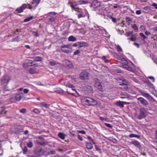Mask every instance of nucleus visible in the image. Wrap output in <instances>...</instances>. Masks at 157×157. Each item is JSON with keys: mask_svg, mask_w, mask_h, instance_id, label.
<instances>
[{"mask_svg": "<svg viewBox=\"0 0 157 157\" xmlns=\"http://www.w3.org/2000/svg\"><path fill=\"white\" fill-rule=\"evenodd\" d=\"M147 116V112L145 108H141L140 109V114L137 116V118L139 120H141L145 118Z\"/></svg>", "mask_w": 157, "mask_h": 157, "instance_id": "nucleus-1", "label": "nucleus"}, {"mask_svg": "<svg viewBox=\"0 0 157 157\" xmlns=\"http://www.w3.org/2000/svg\"><path fill=\"white\" fill-rule=\"evenodd\" d=\"M89 74L86 71H82L79 75V78L82 80H86L89 79Z\"/></svg>", "mask_w": 157, "mask_h": 157, "instance_id": "nucleus-2", "label": "nucleus"}, {"mask_svg": "<svg viewBox=\"0 0 157 157\" xmlns=\"http://www.w3.org/2000/svg\"><path fill=\"white\" fill-rule=\"evenodd\" d=\"M140 93L143 96L150 100L152 102H155V103L157 104V101L153 98L149 94L143 91H140Z\"/></svg>", "mask_w": 157, "mask_h": 157, "instance_id": "nucleus-3", "label": "nucleus"}, {"mask_svg": "<svg viewBox=\"0 0 157 157\" xmlns=\"http://www.w3.org/2000/svg\"><path fill=\"white\" fill-rule=\"evenodd\" d=\"M128 83L127 82V81L124 79L123 80V82L122 83L119 84V87L123 90H127L128 89Z\"/></svg>", "mask_w": 157, "mask_h": 157, "instance_id": "nucleus-4", "label": "nucleus"}, {"mask_svg": "<svg viewBox=\"0 0 157 157\" xmlns=\"http://www.w3.org/2000/svg\"><path fill=\"white\" fill-rule=\"evenodd\" d=\"M138 102L139 104H141L144 106L149 105V103L144 98L142 97H139L137 99Z\"/></svg>", "mask_w": 157, "mask_h": 157, "instance_id": "nucleus-5", "label": "nucleus"}, {"mask_svg": "<svg viewBox=\"0 0 157 157\" xmlns=\"http://www.w3.org/2000/svg\"><path fill=\"white\" fill-rule=\"evenodd\" d=\"M63 66L68 68H72L73 67V65L72 62L68 60H65L63 61Z\"/></svg>", "mask_w": 157, "mask_h": 157, "instance_id": "nucleus-6", "label": "nucleus"}, {"mask_svg": "<svg viewBox=\"0 0 157 157\" xmlns=\"http://www.w3.org/2000/svg\"><path fill=\"white\" fill-rule=\"evenodd\" d=\"M41 58L40 57H36L34 60L33 61H30L28 63H27V65L28 66H34L35 67H37L38 66V65L37 63H34L33 64V63L35 62V61H41Z\"/></svg>", "mask_w": 157, "mask_h": 157, "instance_id": "nucleus-7", "label": "nucleus"}, {"mask_svg": "<svg viewBox=\"0 0 157 157\" xmlns=\"http://www.w3.org/2000/svg\"><path fill=\"white\" fill-rule=\"evenodd\" d=\"M67 92L68 93L76 97L79 96L75 88L69 89L68 90H67Z\"/></svg>", "mask_w": 157, "mask_h": 157, "instance_id": "nucleus-8", "label": "nucleus"}, {"mask_svg": "<svg viewBox=\"0 0 157 157\" xmlns=\"http://www.w3.org/2000/svg\"><path fill=\"white\" fill-rule=\"evenodd\" d=\"M101 6V3L97 0L94 1L90 5L91 7H93L94 8H96Z\"/></svg>", "mask_w": 157, "mask_h": 157, "instance_id": "nucleus-9", "label": "nucleus"}, {"mask_svg": "<svg viewBox=\"0 0 157 157\" xmlns=\"http://www.w3.org/2000/svg\"><path fill=\"white\" fill-rule=\"evenodd\" d=\"M9 81V77L8 76L5 75H4L2 79L1 83L4 84L7 83Z\"/></svg>", "mask_w": 157, "mask_h": 157, "instance_id": "nucleus-10", "label": "nucleus"}, {"mask_svg": "<svg viewBox=\"0 0 157 157\" xmlns=\"http://www.w3.org/2000/svg\"><path fill=\"white\" fill-rule=\"evenodd\" d=\"M90 98V97H86L83 98L82 100V103L83 104H86L88 106H89Z\"/></svg>", "mask_w": 157, "mask_h": 157, "instance_id": "nucleus-11", "label": "nucleus"}, {"mask_svg": "<svg viewBox=\"0 0 157 157\" xmlns=\"http://www.w3.org/2000/svg\"><path fill=\"white\" fill-rule=\"evenodd\" d=\"M95 86L98 90L100 91H102V87L100 82H96L95 83Z\"/></svg>", "mask_w": 157, "mask_h": 157, "instance_id": "nucleus-12", "label": "nucleus"}, {"mask_svg": "<svg viewBox=\"0 0 157 157\" xmlns=\"http://www.w3.org/2000/svg\"><path fill=\"white\" fill-rule=\"evenodd\" d=\"M93 90V89L91 86H86L84 87V91L85 92H90Z\"/></svg>", "mask_w": 157, "mask_h": 157, "instance_id": "nucleus-13", "label": "nucleus"}, {"mask_svg": "<svg viewBox=\"0 0 157 157\" xmlns=\"http://www.w3.org/2000/svg\"><path fill=\"white\" fill-rule=\"evenodd\" d=\"M115 105L118 106H119L121 108H123L124 107V105L123 101H118L115 103Z\"/></svg>", "mask_w": 157, "mask_h": 157, "instance_id": "nucleus-14", "label": "nucleus"}, {"mask_svg": "<svg viewBox=\"0 0 157 157\" xmlns=\"http://www.w3.org/2000/svg\"><path fill=\"white\" fill-rule=\"evenodd\" d=\"M89 105L94 106L97 104L96 101L93 99L90 98Z\"/></svg>", "mask_w": 157, "mask_h": 157, "instance_id": "nucleus-15", "label": "nucleus"}, {"mask_svg": "<svg viewBox=\"0 0 157 157\" xmlns=\"http://www.w3.org/2000/svg\"><path fill=\"white\" fill-rule=\"evenodd\" d=\"M88 2L87 1L84 0L79 1L77 2V5H75V6L77 5H80L82 4H87Z\"/></svg>", "mask_w": 157, "mask_h": 157, "instance_id": "nucleus-16", "label": "nucleus"}, {"mask_svg": "<svg viewBox=\"0 0 157 157\" xmlns=\"http://www.w3.org/2000/svg\"><path fill=\"white\" fill-rule=\"evenodd\" d=\"M131 144H134L136 147H140V143L137 140H134L131 142Z\"/></svg>", "mask_w": 157, "mask_h": 157, "instance_id": "nucleus-17", "label": "nucleus"}, {"mask_svg": "<svg viewBox=\"0 0 157 157\" xmlns=\"http://www.w3.org/2000/svg\"><path fill=\"white\" fill-rule=\"evenodd\" d=\"M86 146L87 149L89 150L93 148V145L91 143L86 142Z\"/></svg>", "mask_w": 157, "mask_h": 157, "instance_id": "nucleus-18", "label": "nucleus"}, {"mask_svg": "<svg viewBox=\"0 0 157 157\" xmlns=\"http://www.w3.org/2000/svg\"><path fill=\"white\" fill-rule=\"evenodd\" d=\"M123 60H124L125 62V64L124 65H123V67L124 68L126 69L127 70H129V69L131 68V67H129L128 65L127 64L128 63V62L127 61L125 60L124 58H123Z\"/></svg>", "mask_w": 157, "mask_h": 157, "instance_id": "nucleus-19", "label": "nucleus"}, {"mask_svg": "<svg viewBox=\"0 0 157 157\" xmlns=\"http://www.w3.org/2000/svg\"><path fill=\"white\" fill-rule=\"evenodd\" d=\"M79 44V48H81L83 47L86 46L87 44L86 42L83 41H81L78 42Z\"/></svg>", "mask_w": 157, "mask_h": 157, "instance_id": "nucleus-20", "label": "nucleus"}, {"mask_svg": "<svg viewBox=\"0 0 157 157\" xmlns=\"http://www.w3.org/2000/svg\"><path fill=\"white\" fill-rule=\"evenodd\" d=\"M40 105L43 107H45V108L49 109V107L50 106V105L49 104H47V103L45 102H42L40 103Z\"/></svg>", "mask_w": 157, "mask_h": 157, "instance_id": "nucleus-21", "label": "nucleus"}, {"mask_svg": "<svg viewBox=\"0 0 157 157\" xmlns=\"http://www.w3.org/2000/svg\"><path fill=\"white\" fill-rule=\"evenodd\" d=\"M40 2V0H33L32 2L33 4H35L34 7H36L37 6Z\"/></svg>", "mask_w": 157, "mask_h": 157, "instance_id": "nucleus-22", "label": "nucleus"}, {"mask_svg": "<svg viewBox=\"0 0 157 157\" xmlns=\"http://www.w3.org/2000/svg\"><path fill=\"white\" fill-rule=\"evenodd\" d=\"M58 136L60 139L64 140L65 135L63 132H59L58 133Z\"/></svg>", "mask_w": 157, "mask_h": 157, "instance_id": "nucleus-23", "label": "nucleus"}, {"mask_svg": "<svg viewBox=\"0 0 157 157\" xmlns=\"http://www.w3.org/2000/svg\"><path fill=\"white\" fill-rule=\"evenodd\" d=\"M59 64V63L57 62L56 61L54 60H52L51 61H50L49 64L51 66H55L57 65L58 64Z\"/></svg>", "mask_w": 157, "mask_h": 157, "instance_id": "nucleus-24", "label": "nucleus"}, {"mask_svg": "<svg viewBox=\"0 0 157 157\" xmlns=\"http://www.w3.org/2000/svg\"><path fill=\"white\" fill-rule=\"evenodd\" d=\"M129 137L130 138L136 137L140 138V136L139 135H136L133 134H131L129 135Z\"/></svg>", "mask_w": 157, "mask_h": 157, "instance_id": "nucleus-25", "label": "nucleus"}, {"mask_svg": "<svg viewBox=\"0 0 157 157\" xmlns=\"http://www.w3.org/2000/svg\"><path fill=\"white\" fill-rule=\"evenodd\" d=\"M68 40L69 41H76V37H75L73 36H71L69 37Z\"/></svg>", "mask_w": 157, "mask_h": 157, "instance_id": "nucleus-26", "label": "nucleus"}, {"mask_svg": "<svg viewBox=\"0 0 157 157\" xmlns=\"http://www.w3.org/2000/svg\"><path fill=\"white\" fill-rule=\"evenodd\" d=\"M1 111L0 113L1 114H6L7 113V111H5V108L3 107H2L1 108Z\"/></svg>", "mask_w": 157, "mask_h": 157, "instance_id": "nucleus-27", "label": "nucleus"}, {"mask_svg": "<svg viewBox=\"0 0 157 157\" xmlns=\"http://www.w3.org/2000/svg\"><path fill=\"white\" fill-rule=\"evenodd\" d=\"M15 97L16 101H19L21 99V96L19 94H17Z\"/></svg>", "mask_w": 157, "mask_h": 157, "instance_id": "nucleus-28", "label": "nucleus"}, {"mask_svg": "<svg viewBox=\"0 0 157 157\" xmlns=\"http://www.w3.org/2000/svg\"><path fill=\"white\" fill-rule=\"evenodd\" d=\"M29 72L32 74H34L36 73L37 71L36 70L35 68L31 69L29 70Z\"/></svg>", "mask_w": 157, "mask_h": 157, "instance_id": "nucleus-29", "label": "nucleus"}, {"mask_svg": "<svg viewBox=\"0 0 157 157\" xmlns=\"http://www.w3.org/2000/svg\"><path fill=\"white\" fill-rule=\"evenodd\" d=\"M43 142H40L39 141H37V143L38 144H39L40 145H42V146L44 145H47L48 144V142H45L44 141H43Z\"/></svg>", "mask_w": 157, "mask_h": 157, "instance_id": "nucleus-30", "label": "nucleus"}, {"mask_svg": "<svg viewBox=\"0 0 157 157\" xmlns=\"http://www.w3.org/2000/svg\"><path fill=\"white\" fill-rule=\"evenodd\" d=\"M33 18V16H31L30 17H28L27 18H26L24 19V21L25 22H27L30 21L31 19H32Z\"/></svg>", "mask_w": 157, "mask_h": 157, "instance_id": "nucleus-31", "label": "nucleus"}, {"mask_svg": "<svg viewBox=\"0 0 157 157\" xmlns=\"http://www.w3.org/2000/svg\"><path fill=\"white\" fill-rule=\"evenodd\" d=\"M132 28L136 31V32H137L138 31V29L137 26L136 25V24H134L132 25Z\"/></svg>", "mask_w": 157, "mask_h": 157, "instance_id": "nucleus-32", "label": "nucleus"}, {"mask_svg": "<svg viewBox=\"0 0 157 157\" xmlns=\"http://www.w3.org/2000/svg\"><path fill=\"white\" fill-rule=\"evenodd\" d=\"M38 151L40 153L41 152V153L43 154L44 153V149L41 147H39L38 148Z\"/></svg>", "mask_w": 157, "mask_h": 157, "instance_id": "nucleus-33", "label": "nucleus"}, {"mask_svg": "<svg viewBox=\"0 0 157 157\" xmlns=\"http://www.w3.org/2000/svg\"><path fill=\"white\" fill-rule=\"evenodd\" d=\"M120 95L121 96L120 98H121L124 99L128 98V94L125 95L123 94H121Z\"/></svg>", "mask_w": 157, "mask_h": 157, "instance_id": "nucleus-34", "label": "nucleus"}, {"mask_svg": "<svg viewBox=\"0 0 157 157\" xmlns=\"http://www.w3.org/2000/svg\"><path fill=\"white\" fill-rule=\"evenodd\" d=\"M140 35L143 38L144 41V40L145 39L147 38V37L143 33H140Z\"/></svg>", "mask_w": 157, "mask_h": 157, "instance_id": "nucleus-35", "label": "nucleus"}, {"mask_svg": "<svg viewBox=\"0 0 157 157\" xmlns=\"http://www.w3.org/2000/svg\"><path fill=\"white\" fill-rule=\"evenodd\" d=\"M71 6L72 9L75 10L76 11H78L79 9L78 8L75 7L72 4L71 5Z\"/></svg>", "mask_w": 157, "mask_h": 157, "instance_id": "nucleus-36", "label": "nucleus"}, {"mask_svg": "<svg viewBox=\"0 0 157 157\" xmlns=\"http://www.w3.org/2000/svg\"><path fill=\"white\" fill-rule=\"evenodd\" d=\"M109 18L111 19L112 21L114 23H117V20L116 18L113 17L112 16H110Z\"/></svg>", "mask_w": 157, "mask_h": 157, "instance_id": "nucleus-37", "label": "nucleus"}, {"mask_svg": "<svg viewBox=\"0 0 157 157\" xmlns=\"http://www.w3.org/2000/svg\"><path fill=\"white\" fill-rule=\"evenodd\" d=\"M16 11H17L18 13H21L23 11L22 9H21V7L19 8H17L16 10Z\"/></svg>", "mask_w": 157, "mask_h": 157, "instance_id": "nucleus-38", "label": "nucleus"}, {"mask_svg": "<svg viewBox=\"0 0 157 157\" xmlns=\"http://www.w3.org/2000/svg\"><path fill=\"white\" fill-rule=\"evenodd\" d=\"M27 4H24L22 5L21 6V7L23 10H25V8H27Z\"/></svg>", "mask_w": 157, "mask_h": 157, "instance_id": "nucleus-39", "label": "nucleus"}, {"mask_svg": "<svg viewBox=\"0 0 157 157\" xmlns=\"http://www.w3.org/2000/svg\"><path fill=\"white\" fill-rule=\"evenodd\" d=\"M27 146L29 148H31L33 147V144L32 141H30L27 144Z\"/></svg>", "mask_w": 157, "mask_h": 157, "instance_id": "nucleus-40", "label": "nucleus"}, {"mask_svg": "<svg viewBox=\"0 0 157 157\" xmlns=\"http://www.w3.org/2000/svg\"><path fill=\"white\" fill-rule=\"evenodd\" d=\"M56 151L54 150L50 151L49 152L47 155H52L53 154H56Z\"/></svg>", "mask_w": 157, "mask_h": 157, "instance_id": "nucleus-41", "label": "nucleus"}, {"mask_svg": "<svg viewBox=\"0 0 157 157\" xmlns=\"http://www.w3.org/2000/svg\"><path fill=\"white\" fill-rule=\"evenodd\" d=\"M23 153L24 154H25L28 151V149L26 146H25L24 148L23 149Z\"/></svg>", "mask_w": 157, "mask_h": 157, "instance_id": "nucleus-42", "label": "nucleus"}, {"mask_svg": "<svg viewBox=\"0 0 157 157\" xmlns=\"http://www.w3.org/2000/svg\"><path fill=\"white\" fill-rule=\"evenodd\" d=\"M32 32L33 35L34 36H35L36 37H37V36H38L39 35V34L36 32L34 31H32Z\"/></svg>", "mask_w": 157, "mask_h": 157, "instance_id": "nucleus-43", "label": "nucleus"}, {"mask_svg": "<svg viewBox=\"0 0 157 157\" xmlns=\"http://www.w3.org/2000/svg\"><path fill=\"white\" fill-rule=\"evenodd\" d=\"M24 131V129L23 128H18L17 129V133H20Z\"/></svg>", "mask_w": 157, "mask_h": 157, "instance_id": "nucleus-44", "label": "nucleus"}, {"mask_svg": "<svg viewBox=\"0 0 157 157\" xmlns=\"http://www.w3.org/2000/svg\"><path fill=\"white\" fill-rule=\"evenodd\" d=\"M117 49V51L119 52H122V49L121 48V47L120 46L118 45H117L116 46Z\"/></svg>", "mask_w": 157, "mask_h": 157, "instance_id": "nucleus-45", "label": "nucleus"}, {"mask_svg": "<svg viewBox=\"0 0 157 157\" xmlns=\"http://www.w3.org/2000/svg\"><path fill=\"white\" fill-rule=\"evenodd\" d=\"M104 125L106 127H109V128H112L113 127V126L112 125H111L110 124H108V123H105L104 124Z\"/></svg>", "mask_w": 157, "mask_h": 157, "instance_id": "nucleus-46", "label": "nucleus"}, {"mask_svg": "<svg viewBox=\"0 0 157 157\" xmlns=\"http://www.w3.org/2000/svg\"><path fill=\"white\" fill-rule=\"evenodd\" d=\"M87 138L89 140H90V141L93 143L94 144H95V142L94 141V140L93 139H92L91 137L90 136H88L87 137Z\"/></svg>", "mask_w": 157, "mask_h": 157, "instance_id": "nucleus-47", "label": "nucleus"}, {"mask_svg": "<svg viewBox=\"0 0 157 157\" xmlns=\"http://www.w3.org/2000/svg\"><path fill=\"white\" fill-rule=\"evenodd\" d=\"M66 86H68L69 87V89L74 88V87L73 85L71 84H69L68 85H66Z\"/></svg>", "mask_w": 157, "mask_h": 157, "instance_id": "nucleus-48", "label": "nucleus"}, {"mask_svg": "<svg viewBox=\"0 0 157 157\" xmlns=\"http://www.w3.org/2000/svg\"><path fill=\"white\" fill-rule=\"evenodd\" d=\"M49 20L51 22H53L55 20V18L53 17H52L49 18Z\"/></svg>", "mask_w": 157, "mask_h": 157, "instance_id": "nucleus-49", "label": "nucleus"}, {"mask_svg": "<svg viewBox=\"0 0 157 157\" xmlns=\"http://www.w3.org/2000/svg\"><path fill=\"white\" fill-rule=\"evenodd\" d=\"M80 53V51L79 50H77L74 52V55H77Z\"/></svg>", "mask_w": 157, "mask_h": 157, "instance_id": "nucleus-50", "label": "nucleus"}, {"mask_svg": "<svg viewBox=\"0 0 157 157\" xmlns=\"http://www.w3.org/2000/svg\"><path fill=\"white\" fill-rule=\"evenodd\" d=\"M61 50L63 52L65 53H68L69 52V51L67 49H63L62 48L61 49Z\"/></svg>", "mask_w": 157, "mask_h": 157, "instance_id": "nucleus-51", "label": "nucleus"}, {"mask_svg": "<svg viewBox=\"0 0 157 157\" xmlns=\"http://www.w3.org/2000/svg\"><path fill=\"white\" fill-rule=\"evenodd\" d=\"M26 109L25 108H22L20 110V113H24L26 112Z\"/></svg>", "mask_w": 157, "mask_h": 157, "instance_id": "nucleus-52", "label": "nucleus"}, {"mask_svg": "<svg viewBox=\"0 0 157 157\" xmlns=\"http://www.w3.org/2000/svg\"><path fill=\"white\" fill-rule=\"evenodd\" d=\"M144 10L149 11L151 10L150 7L149 6H146L144 8Z\"/></svg>", "mask_w": 157, "mask_h": 157, "instance_id": "nucleus-53", "label": "nucleus"}, {"mask_svg": "<svg viewBox=\"0 0 157 157\" xmlns=\"http://www.w3.org/2000/svg\"><path fill=\"white\" fill-rule=\"evenodd\" d=\"M33 111L34 113H39L40 112V111L38 109H34L33 110Z\"/></svg>", "mask_w": 157, "mask_h": 157, "instance_id": "nucleus-54", "label": "nucleus"}, {"mask_svg": "<svg viewBox=\"0 0 157 157\" xmlns=\"http://www.w3.org/2000/svg\"><path fill=\"white\" fill-rule=\"evenodd\" d=\"M10 100L11 102H15L16 101L15 97H12L10 98Z\"/></svg>", "mask_w": 157, "mask_h": 157, "instance_id": "nucleus-55", "label": "nucleus"}, {"mask_svg": "<svg viewBox=\"0 0 157 157\" xmlns=\"http://www.w3.org/2000/svg\"><path fill=\"white\" fill-rule=\"evenodd\" d=\"M100 119L102 121H107L108 118L103 117H100Z\"/></svg>", "mask_w": 157, "mask_h": 157, "instance_id": "nucleus-56", "label": "nucleus"}, {"mask_svg": "<svg viewBox=\"0 0 157 157\" xmlns=\"http://www.w3.org/2000/svg\"><path fill=\"white\" fill-rule=\"evenodd\" d=\"M128 39L130 40L131 41H135L136 40V37H131L128 38Z\"/></svg>", "mask_w": 157, "mask_h": 157, "instance_id": "nucleus-57", "label": "nucleus"}, {"mask_svg": "<svg viewBox=\"0 0 157 157\" xmlns=\"http://www.w3.org/2000/svg\"><path fill=\"white\" fill-rule=\"evenodd\" d=\"M94 32L95 33V34H94V35H92V36L98 35V33L99 32L98 30L96 29L94 31Z\"/></svg>", "mask_w": 157, "mask_h": 157, "instance_id": "nucleus-58", "label": "nucleus"}, {"mask_svg": "<svg viewBox=\"0 0 157 157\" xmlns=\"http://www.w3.org/2000/svg\"><path fill=\"white\" fill-rule=\"evenodd\" d=\"M132 19L129 17H126V21L127 22H129H129L131 21Z\"/></svg>", "mask_w": 157, "mask_h": 157, "instance_id": "nucleus-59", "label": "nucleus"}, {"mask_svg": "<svg viewBox=\"0 0 157 157\" xmlns=\"http://www.w3.org/2000/svg\"><path fill=\"white\" fill-rule=\"evenodd\" d=\"M78 132L79 133L83 134H85L86 133L85 131L84 130H78Z\"/></svg>", "mask_w": 157, "mask_h": 157, "instance_id": "nucleus-60", "label": "nucleus"}, {"mask_svg": "<svg viewBox=\"0 0 157 157\" xmlns=\"http://www.w3.org/2000/svg\"><path fill=\"white\" fill-rule=\"evenodd\" d=\"M78 139L81 141H82L83 140V139L82 137L79 135H78Z\"/></svg>", "mask_w": 157, "mask_h": 157, "instance_id": "nucleus-61", "label": "nucleus"}, {"mask_svg": "<svg viewBox=\"0 0 157 157\" xmlns=\"http://www.w3.org/2000/svg\"><path fill=\"white\" fill-rule=\"evenodd\" d=\"M141 12L140 10H138L136 11V13L137 15H140L141 14Z\"/></svg>", "mask_w": 157, "mask_h": 157, "instance_id": "nucleus-62", "label": "nucleus"}, {"mask_svg": "<svg viewBox=\"0 0 157 157\" xmlns=\"http://www.w3.org/2000/svg\"><path fill=\"white\" fill-rule=\"evenodd\" d=\"M38 138L41 140L42 141H44V138L42 136H39Z\"/></svg>", "mask_w": 157, "mask_h": 157, "instance_id": "nucleus-63", "label": "nucleus"}, {"mask_svg": "<svg viewBox=\"0 0 157 157\" xmlns=\"http://www.w3.org/2000/svg\"><path fill=\"white\" fill-rule=\"evenodd\" d=\"M152 29L154 32L157 31V26H155L152 28Z\"/></svg>", "mask_w": 157, "mask_h": 157, "instance_id": "nucleus-64", "label": "nucleus"}]
</instances>
